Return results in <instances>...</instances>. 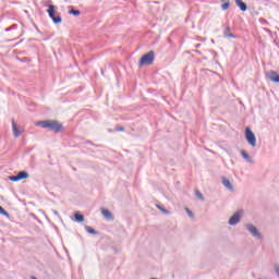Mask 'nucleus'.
Listing matches in <instances>:
<instances>
[{
	"mask_svg": "<svg viewBox=\"0 0 279 279\" xmlns=\"http://www.w3.org/2000/svg\"><path fill=\"white\" fill-rule=\"evenodd\" d=\"M37 126L51 130L52 132H62V124L56 120H44L36 123Z\"/></svg>",
	"mask_w": 279,
	"mask_h": 279,
	"instance_id": "obj_1",
	"label": "nucleus"
},
{
	"mask_svg": "<svg viewBox=\"0 0 279 279\" xmlns=\"http://www.w3.org/2000/svg\"><path fill=\"white\" fill-rule=\"evenodd\" d=\"M47 12H48V16L51 17L54 25L62 23V16L60 15V13L56 14V7L53 4L48 5Z\"/></svg>",
	"mask_w": 279,
	"mask_h": 279,
	"instance_id": "obj_2",
	"label": "nucleus"
},
{
	"mask_svg": "<svg viewBox=\"0 0 279 279\" xmlns=\"http://www.w3.org/2000/svg\"><path fill=\"white\" fill-rule=\"evenodd\" d=\"M155 58H156V53L154 52V50H150L140 59V66L154 64Z\"/></svg>",
	"mask_w": 279,
	"mask_h": 279,
	"instance_id": "obj_3",
	"label": "nucleus"
},
{
	"mask_svg": "<svg viewBox=\"0 0 279 279\" xmlns=\"http://www.w3.org/2000/svg\"><path fill=\"white\" fill-rule=\"evenodd\" d=\"M245 138L251 147H256V135H254V132H252L250 128H246L245 130Z\"/></svg>",
	"mask_w": 279,
	"mask_h": 279,
	"instance_id": "obj_4",
	"label": "nucleus"
},
{
	"mask_svg": "<svg viewBox=\"0 0 279 279\" xmlns=\"http://www.w3.org/2000/svg\"><path fill=\"white\" fill-rule=\"evenodd\" d=\"M246 230L254 236V239H263V234L258 231V228L252 223L246 225Z\"/></svg>",
	"mask_w": 279,
	"mask_h": 279,
	"instance_id": "obj_5",
	"label": "nucleus"
},
{
	"mask_svg": "<svg viewBox=\"0 0 279 279\" xmlns=\"http://www.w3.org/2000/svg\"><path fill=\"white\" fill-rule=\"evenodd\" d=\"M240 221H241V214L239 211H236L229 219V226H236V223H239Z\"/></svg>",
	"mask_w": 279,
	"mask_h": 279,
	"instance_id": "obj_6",
	"label": "nucleus"
},
{
	"mask_svg": "<svg viewBox=\"0 0 279 279\" xmlns=\"http://www.w3.org/2000/svg\"><path fill=\"white\" fill-rule=\"evenodd\" d=\"M240 154L245 162H247L248 165H254V159L250 156V154H247V151L241 150Z\"/></svg>",
	"mask_w": 279,
	"mask_h": 279,
	"instance_id": "obj_7",
	"label": "nucleus"
},
{
	"mask_svg": "<svg viewBox=\"0 0 279 279\" xmlns=\"http://www.w3.org/2000/svg\"><path fill=\"white\" fill-rule=\"evenodd\" d=\"M268 77L271 82H275L276 84H279V74L276 71H270L268 73Z\"/></svg>",
	"mask_w": 279,
	"mask_h": 279,
	"instance_id": "obj_8",
	"label": "nucleus"
},
{
	"mask_svg": "<svg viewBox=\"0 0 279 279\" xmlns=\"http://www.w3.org/2000/svg\"><path fill=\"white\" fill-rule=\"evenodd\" d=\"M101 215L105 217V219H108V221H113L114 216H112V213L108 209H101Z\"/></svg>",
	"mask_w": 279,
	"mask_h": 279,
	"instance_id": "obj_9",
	"label": "nucleus"
},
{
	"mask_svg": "<svg viewBox=\"0 0 279 279\" xmlns=\"http://www.w3.org/2000/svg\"><path fill=\"white\" fill-rule=\"evenodd\" d=\"M234 1H235V5H238V8H240L242 12H247V4L243 2V0H234Z\"/></svg>",
	"mask_w": 279,
	"mask_h": 279,
	"instance_id": "obj_10",
	"label": "nucleus"
},
{
	"mask_svg": "<svg viewBox=\"0 0 279 279\" xmlns=\"http://www.w3.org/2000/svg\"><path fill=\"white\" fill-rule=\"evenodd\" d=\"M222 184L226 186V189H228V191H234V186L227 178H222Z\"/></svg>",
	"mask_w": 279,
	"mask_h": 279,
	"instance_id": "obj_11",
	"label": "nucleus"
},
{
	"mask_svg": "<svg viewBox=\"0 0 279 279\" xmlns=\"http://www.w3.org/2000/svg\"><path fill=\"white\" fill-rule=\"evenodd\" d=\"M225 38H236V35L230 32V27L227 26L223 31Z\"/></svg>",
	"mask_w": 279,
	"mask_h": 279,
	"instance_id": "obj_12",
	"label": "nucleus"
},
{
	"mask_svg": "<svg viewBox=\"0 0 279 279\" xmlns=\"http://www.w3.org/2000/svg\"><path fill=\"white\" fill-rule=\"evenodd\" d=\"M12 130L15 138H19V136H21V131H19V126H16V122H14V120H12Z\"/></svg>",
	"mask_w": 279,
	"mask_h": 279,
	"instance_id": "obj_13",
	"label": "nucleus"
},
{
	"mask_svg": "<svg viewBox=\"0 0 279 279\" xmlns=\"http://www.w3.org/2000/svg\"><path fill=\"white\" fill-rule=\"evenodd\" d=\"M27 178H29V173H27V171H20L17 173V179L21 180H27Z\"/></svg>",
	"mask_w": 279,
	"mask_h": 279,
	"instance_id": "obj_14",
	"label": "nucleus"
},
{
	"mask_svg": "<svg viewBox=\"0 0 279 279\" xmlns=\"http://www.w3.org/2000/svg\"><path fill=\"white\" fill-rule=\"evenodd\" d=\"M74 217H75V221H77L78 223H82V221H84V215L80 213H75Z\"/></svg>",
	"mask_w": 279,
	"mask_h": 279,
	"instance_id": "obj_15",
	"label": "nucleus"
},
{
	"mask_svg": "<svg viewBox=\"0 0 279 279\" xmlns=\"http://www.w3.org/2000/svg\"><path fill=\"white\" fill-rule=\"evenodd\" d=\"M85 230L88 232V234H99L95 229H93V227L89 226H85Z\"/></svg>",
	"mask_w": 279,
	"mask_h": 279,
	"instance_id": "obj_16",
	"label": "nucleus"
},
{
	"mask_svg": "<svg viewBox=\"0 0 279 279\" xmlns=\"http://www.w3.org/2000/svg\"><path fill=\"white\" fill-rule=\"evenodd\" d=\"M0 215H3V217L10 219V214L5 209H3L2 206H0Z\"/></svg>",
	"mask_w": 279,
	"mask_h": 279,
	"instance_id": "obj_17",
	"label": "nucleus"
},
{
	"mask_svg": "<svg viewBox=\"0 0 279 279\" xmlns=\"http://www.w3.org/2000/svg\"><path fill=\"white\" fill-rule=\"evenodd\" d=\"M195 195L198 199H201V202H204V194H202L199 190H195Z\"/></svg>",
	"mask_w": 279,
	"mask_h": 279,
	"instance_id": "obj_18",
	"label": "nucleus"
},
{
	"mask_svg": "<svg viewBox=\"0 0 279 279\" xmlns=\"http://www.w3.org/2000/svg\"><path fill=\"white\" fill-rule=\"evenodd\" d=\"M69 14H73V16H80L81 12H80V10L72 9L69 11Z\"/></svg>",
	"mask_w": 279,
	"mask_h": 279,
	"instance_id": "obj_19",
	"label": "nucleus"
},
{
	"mask_svg": "<svg viewBox=\"0 0 279 279\" xmlns=\"http://www.w3.org/2000/svg\"><path fill=\"white\" fill-rule=\"evenodd\" d=\"M9 180H10L11 182H20L19 174H16V175H10V177H9Z\"/></svg>",
	"mask_w": 279,
	"mask_h": 279,
	"instance_id": "obj_20",
	"label": "nucleus"
},
{
	"mask_svg": "<svg viewBox=\"0 0 279 279\" xmlns=\"http://www.w3.org/2000/svg\"><path fill=\"white\" fill-rule=\"evenodd\" d=\"M157 208H158L159 210H161V213H163V215H169V210H167V208H165V207H162V206H160V205H157Z\"/></svg>",
	"mask_w": 279,
	"mask_h": 279,
	"instance_id": "obj_21",
	"label": "nucleus"
},
{
	"mask_svg": "<svg viewBox=\"0 0 279 279\" xmlns=\"http://www.w3.org/2000/svg\"><path fill=\"white\" fill-rule=\"evenodd\" d=\"M228 8H230V1H228L221 5V10H223V11L228 10Z\"/></svg>",
	"mask_w": 279,
	"mask_h": 279,
	"instance_id": "obj_22",
	"label": "nucleus"
},
{
	"mask_svg": "<svg viewBox=\"0 0 279 279\" xmlns=\"http://www.w3.org/2000/svg\"><path fill=\"white\" fill-rule=\"evenodd\" d=\"M16 28V24L10 26V27H7L4 31L5 32H12V29Z\"/></svg>",
	"mask_w": 279,
	"mask_h": 279,
	"instance_id": "obj_23",
	"label": "nucleus"
},
{
	"mask_svg": "<svg viewBox=\"0 0 279 279\" xmlns=\"http://www.w3.org/2000/svg\"><path fill=\"white\" fill-rule=\"evenodd\" d=\"M185 210H186V213H187L189 217H193V211H192L191 209L185 208Z\"/></svg>",
	"mask_w": 279,
	"mask_h": 279,
	"instance_id": "obj_24",
	"label": "nucleus"
},
{
	"mask_svg": "<svg viewBox=\"0 0 279 279\" xmlns=\"http://www.w3.org/2000/svg\"><path fill=\"white\" fill-rule=\"evenodd\" d=\"M51 213H53L56 215V217H60V213H58V210L52 209Z\"/></svg>",
	"mask_w": 279,
	"mask_h": 279,
	"instance_id": "obj_25",
	"label": "nucleus"
},
{
	"mask_svg": "<svg viewBox=\"0 0 279 279\" xmlns=\"http://www.w3.org/2000/svg\"><path fill=\"white\" fill-rule=\"evenodd\" d=\"M275 271H276L277 276L279 277V266L278 265H275Z\"/></svg>",
	"mask_w": 279,
	"mask_h": 279,
	"instance_id": "obj_26",
	"label": "nucleus"
},
{
	"mask_svg": "<svg viewBox=\"0 0 279 279\" xmlns=\"http://www.w3.org/2000/svg\"><path fill=\"white\" fill-rule=\"evenodd\" d=\"M125 129L123 126H120L119 129H117V132H123Z\"/></svg>",
	"mask_w": 279,
	"mask_h": 279,
	"instance_id": "obj_27",
	"label": "nucleus"
},
{
	"mask_svg": "<svg viewBox=\"0 0 279 279\" xmlns=\"http://www.w3.org/2000/svg\"><path fill=\"white\" fill-rule=\"evenodd\" d=\"M198 47H202V45H201V44L196 45V48H197V49H198Z\"/></svg>",
	"mask_w": 279,
	"mask_h": 279,
	"instance_id": "obj_28",
	"label": "nucleus"
}]
</instances>
